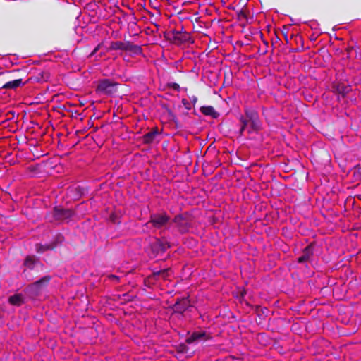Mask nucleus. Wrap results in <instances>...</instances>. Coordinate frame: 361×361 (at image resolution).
Masks as SVG:
<instances>
[{
    "label": "nucleus",
    "instance_id": "6ab92c4d",
    "mask_svg": "<svg viewBox=\"0 0 361 361\" xmlns=\"http://www.w3.org/2000/svg\"><path fill=\"white\" fill-rule=\"evenodd\" d=\"M170 271V269H164L159 271H154L152 272V277L154 279H158L161 278L163 279H166L169 276V272Z\"/></svg>",
    "mask_w": 361,
    "mask_h": 361
},
{
    "label": "nucleus",
    "instance_id": "dca6fc26",
    "mask_svg": "<svg viewBox=\"0 0 361 361\" xmlns=\"http://www.w3.org/2000/svg\"><path fill=\"white\" fill-rule=\"evenodd\" d=\"M200 111L204 115L209 116L213 118H217L220 115L212 106H202L200 107Z\"/></svg>",
    "mask_w": 361,
    "mask_h": 361
},
{
    "label": "nucleus",
    "instance_id": "72a5a7b5",
    "mask_svg": "<svg viewBox=\"0 0 361 361\" xmlns=\"http://www.w3.org/2000/svg\"><path fill=\"white\" fill-rule=\"evenodd\" d=\"M13 73H14V71H9V72H7L6 74L7 75H10V74H12Z\"/></svg>",
    "mask_w": 361,
    "mask_h": 361
},
{
    "label": "nucleus",
    "instance_id": "412c9836",
    "mask_svg": "<svg viewBox=\"0 0 361 361\" xmlns=\"http://www.w3.org/2000/svg\"><path fill=\"white\" fill-rule=\"evenodd\" d=\"M350 87L348 85H345L344 84H338L336 86V91L339 94H341L342 97H345L350 91Z\"/></svg>",
    "mask_w": 361,
    "mask_h": 361
},
{
    "label": "nucleus",
    "instance_id": "9d476101",
    "mask_svg": "<svg viewBox=\"0 0 361 361\" xmlns=\"http://www.w3.org/2000/svg\"><path fill=\"white\" fill-rule=\"evenodd\" d=\"M152 252L155 255L163 254L171 245L168 242H163L160 239L157 238L154 242L150 245Z\"/></svg>",
    "mask_w": 361,
    "mask_h": 361
},
{
    "label": "nucleus",
    "instance_id": "2f4dec72",
    "mask_svg": "<svg viewBox=\"0 0 361 361\" xmlns=\"http://www.w3.org/2000/svg\"><path fill=\"white\" fill-rule=\"evenodd\" d=\"M279 41H280V39H279V37L277 36V35L276 34V39H275V40H274H274H272V44H274V43H276V42H279Z\"/></svg>",
    "mask_w": 361,
    "mask_h": 361
},
{
    "label": "nucleus",
    "instance_id": "393cba45",
    "mask_svg": "<svg viewBox=\"0 0 361 361\" xmlns=\"http://www.w3.org/2000/svg\"><path fill=\"white\" fill-rule=\"evenodd\" d=\"M167 87L172 88L173 90L179 92L180 90V85L176 82H169L167 84Z\"/></svg>",
    "mask_w": 361,
    "mask_h": 361
},
{
    "label": "nucleus",
    "instance_id": "6e6552de",
    "mask_svg": "<svg viewBox=\"0 0 361 361\" xmlns=\"http://www.w3.org/2000/svg\"><path fill=\"white\" fill-rule=\"evenodd\" d=\"M190 307V301L188 298H177L175 304L169 308L173 310V314L183 315V312Z\"/></svg>",
    "mask_w": 361,
    "mask_h": 361
},
{
    "label": "nucleus",
    "instance_id": "0eeeda50",
    "mask_svg": "<svg viewBox=\"0 0 361 361\" xmlns=\"http://www.w3.org/2000/svg\"><path fill=\"white\" fill-rule=\"evenodd\" d=\"M173 222L180 233H186L190 228V224L186 216L178 214L174 216Z\"/></svg>",
    "mask_w": 361,
    "mask_h": 361
},
{
    "label": "nucleus",
    "instance_id": "7c9ffc66",
    "mask_svg": "<svg viewBox=\"0 0 361 361\" xmlns=\"http://www.w3.org/2000/svg\"><path fill=\"white\" fill-rule=\"evenodd\" d=\"M101 47V44H99L94 49L93 51L89 55V57H92V56H94L98 51L99 49H100Z\"/></svg>",
    "mask_w": 361,
    "mask_h": 361
},
{
    "label": "nucleus",
    "instance_id": "5701e85b",
    "mask_svg": "<svg viewBox=\"0 0 361 361\" xmlns=\"http://www.w3.org/2000/svg\"><path fill=\"white\" fill-rule=\"evenodd\" d=\"M268 312L267 308L258 307L257 308V312L259 317H267V312Z\"/></svg>",
    "mask_w": 361,
    "mask_h": 361
},
{
    "label": "nucleus",
    "instance_id": "473e14b6",
    "mask_svg": "<svg viewBox=\"0 0 361 361\" xmlns=\"http://www.w3.org/2000/svg\"><path fill=\"white\" fill-rule=\"evenodd\" d=\"M111 277L116 281H118V277L116 276L112 275Z\"/></svg>",
    "mask_w": 361,
    "mask_h": 361
},
{
    "label": "nucleus",
    "instance_id": "423d86ee",
    "mask_svg": "<svg viewBox=\"0 0 361 361\" xmlns=\"http://www.w3.org/2000/svg\"><path fill=\"white\" fill-rule=\"evenodd\" d=\"M51 279V276L46 275L39 279V280L31 283L28 286V288L30 291L34 295H38L43 290H44L47 287Z\"/></svg>",
    "mask_w": 361,
    "mask_h": 361
},
{
    "label": "nucleus",
    "instance_id": "4468645a",
    "mask_svg": "<svg viewBox=\"0 0 361 361\" xmlns=\"http://www.w3.org/2000/svg\"><path fill=\"white\" fill-rule=\"evenodd\" d=\"M159 134L157 128H153L142 137V141L144 144H152Z\"/></svg>",
    "mask_w": 361,
    "mask_h": 361
},
{
    "label": "nucleus",
    "instance_id": "cd10ccee",
    "mask_svg": "<svg viewBox=\"0 0 361 361\" xmlns=\"http://www.w3.org/2000/svg\"><path fill=\"white\" fill-rule=\"evenodd\" d=\"M4 307L0 305V326L4 324Z\"/></svg>",
    "mask_w": 361,
    "mask_h": 361
},
{
    "label": "nucleus",
    "instance_id": "a211bd4d",
    "mask_svg": "<svg viewBox=\"0 0 361 361\" xmlns=\"http://www.w3.org/2000/svg\"><path fill=\"white\" fill-rule=\"evenodd\" d=\"M126 41H116L111 42L109 47V50H121L126 51Z\"/></svg>",
    "mask_w": 361,
    "mask_h": 361
},
{
    "label": "nucleus",
    "instance_id": "ddd939ff",
    "mask_svg": "<svg viewBox=\"0 0 361 361\" xmlns=\"http://www.w3.org/2000/svg\"><path fill=\"white\" fill-rule=\"evenodd\" d=\"M209 338V336L204 331H195L186 338V343L191 344L195 341L207 340Z\"/></svg>",
    "mask_w": 361,
    "mask_h": 361
},
{
    "label": "nucleus",
    "instance_id": "f3484780",
    "mask_svg": "<svg viewBox=\"0 0 361 361\" xmlns=\"http://www.w3.org/2000/svg\"><path fill=\"white\" fill-rule=\"evenodd\" d=\"M21 85H23L22 79H16L6 82L3 85L1 88L6 90H15Z\"/></svg>",
    "mask_w": 361,
    "mask_h": 361
},
{
    "label": "nucleus",
    "instance_id": "a878e982",
    "mask_svg": "<svg viewBox=\"0 0 361 361\" xmlns=\"http://www.w3.org/2000/svg\"><path fill=\"white\" fill-rule=\"evenodd\" d=\"M354 175L361 179V166H356L354 169Z\"/></svg>",
    "mask_w": 361,
    "mask_h": 361
},
{
    "label": "nucleus",
    "instance_id": "20e7f679",
    "mask_svg": "<svg viewBox=\"0 0 361 361\" xmlns=\"http://www.w3.org/2000/svg\"><path fill=\"white\" fill-rule=\"evenodd\" d=\"M118 83L110 79H102L98 81L96 92L100 94L111 95L118 90Z\"/></svg>",
    "mask_w": 361,
    "mask_h": 361
},
{
    "label": "nucleus",
    "instance_id": "bb28decb",
    "mask_svg": "<svg viewBox=\"0 0 361 361\" xmlns=\"http://www.w3.org/2000/svg\"><path fill=\"white\" fill-rule=\"evenodd\" d=\"M281 32L284 37V39H285L286 42L288 43V27L286 26H283Z\"/></svg>",
    "mask_w": 361,
    "mask_h": 361
},
{
    "label": "nucleus",
    "instance_id": "f8f14e48",
    "mask_svg": "<svg viewBox=\"0 0 361 361\" xmlns=\"http://www.w3.org/2000/svg\"><path fill=\"white\" fill-rule=\"evenodd\" d=\"M58 245V241L54 240L49 243L41 244L37 243L35 245V250L37 253L42 254L48 250H54Z\"/></svg>",
    "mask_w": 361,
    "mask_h": 361
},
{
    "label": "nucleus",
    "instance_id": "f03ea898",
    "mask_svg": "<svg viewBox=\"0 0 361 361\" xmlns=\"http://www.w3.org/2000/svg\"><path fill=\"white\" fill-rule=\"evenodd\" d=\"M164 37L173 44L180 47H188L194 43V39L190 33L183 30H173L168 33H164Z\"/></svg>",
    "mask_w": 361,
    "mask_h": 361
},
{
    "label": "nucleus",
    "instance_id": "4be33fe9",
    "mask_svg": "<svg viewBox=\"0 0 361 361\" xmlns=\"http://www.w3.org/2000/svg\"><path fill=\"white\" fill-rule=\"evenodd\" d=\"M314 244L310 243L303 249L302 254L305 255L307 258L310 259V257L314 255Z\"/></svg>",
    "mask_w": 361,
    "mask_h": 361
},
{
    "label": "nucleus",
    "instance_id": "39448f33",
    "mask_svg": "<svg viewBox=\"0 0 361 361\" xmlns=\"http://www.w3.org/2000/svg\"><path fill=\"white\" fill-rule=\"evenodd\" d=\"M170 216L165 212L152 214L147 224H151L154 228L160 229L166 226L170 221Z\"/></svg>",
    "mask_w": 361,
    "mask_h": 361
},
{
    "label": "nucleus",
    "instance_id": "aec40b11",
    "mask_svg": "<svg viewBox=\"0 0 361 361\" xmlns=\"http://www.w3.org/2000/svg\"><path fill=\"white\" fill-rule=\"evenodd\" d=\"M10 304L16 306H20L23 303V298L20 294H15L8 298Z\"/></svg>",
    "mask_w": 361,
    "mask_h": 361
},
{
    "label": "nucleus",
    "instance_id": "7ed1b4c3",
    "mask_svg": "<svg viewBox=\"0 0 361 361\" xmlns=\"http://www.w3.org/2000/svg\"><path fill=\"white\" fill-rule=\"evenodd\" d=\"M23 266L25 267L23 274L27 281H32L34 279L30 274V270L37 268L42 269L44 268V264L41 262L39 258L35 255H27L24 259Z\"/></svg>",
    "mask_w": 361,
    "mask_h": 361
},
{
    "label": "nucleus",
    "instance_id": "9b49d317",
    "mask_svg": "<svg viewBox=\"0 0 361 361\" xmlns=\"http://www.w3.org/2000/svg\"><path fill=\"white\" fill-rule=\"evenodd\" d=\"M50 77V73L47 70L39 71L35 75L30 77L28 80L42 83L47 82Z\"/></svg>",
    "mask_w": 361,
    "mask_h": 361
},
{
    "label": "nucleus",
    "instance_id": "f257e3e1",
    "mask_svg": "<svg viewBox=\"0 0 361 361\" xmlns=\"http://www.w3.org/2000/svg\"><path fill=\"white\" fill-rule=\"evenodd\" d=\"M239 135L243 136L245 132L250 135L261 129V122L257 111L245 109V114L239 117Z\"/></svg>",
    "mask_w": 361,
    "mask_h": 361
},
{
    "label": "nucleus",
    "instance_id": "c756f323",
    "mask_svg": "<svg viewBox=\"0 0 361 361\" xmlns=\"http://www.w3.org/2000/svg\"><path fill=\"white\" fill-rule=\"evenodd\" d=\"M308 260H310V259L307 258L303 254H302V255L298 258V263H303V262H307Z\"/></svg>",
    "mask_w": 361,
    "mask_h": 361
},
{
    "label": "nucleus",
    "instance_id": "2eb2a0df",
    "mask_svg": "<svg viewBox=\"0 0 361 361\" xmlns=\"http://www.w3.org/2000/svg\"><path fill=\"white\" fill-rule=\"evenodd\" d=\"M125 51H128L132 55H140L142 54V49L140 45L133 44L131 42L126 41Z\"/></svg>",
    "mask_w": 361,
    "mask_h": 361
},
{
    "label": "nucleus",
    "instance_id": "1a4fd4ad",
    "mask_svg": "<svg viewBox=\"0 0 361 361\" xmlns=\"http://www.w3.org/2000/svg\"><path fill=\"white\" fill-rule=\"evenodd\" d=\"M74 215V212L71 209H65L61 207H55L52 216L56 221H64L71 219Z\"/></svg>",
    "mask_w": 361,
    "mask_h": 361
},
{
    "label": "nucleus",
    "instance_id": "b1692460",
    "mask_svg": "<svg viewBox=\"0 0 361 361\" xmlns=\"http://www.w3.org/2000/svg\"><path fill=\"white\" fill-rule=\"evenodd\" d=\"M237 14H238V19L239 20H242L243 18L245 19V20L247 19V14L243 9L240 10Z\"/></svg>",
    "mask_w": 361,
    "mask_h": 361
},
{
    "label": "nucleus",
    "instance_id": "f704fd0d",
    "mask_svg": "<svg viewBox=\"0 0 361 361\" xmlns=\"http://www.w3.org/2000/svg\"><path fill=\"white\" fill-rule=\"evenodd\" d=\"M264 43L267 46L268 45V42L267 41H264Z\"/></svg>",
    "mask_w": 361,
    "mask_h": 361
},
{
    "label": "nucleus",
    "instance_id": "c85d7f7f",
    "mask_svg": "<svg viewBox=\"0 0 361 361\" xmlns=\"http://www.w3.org/2000/svg\"><path fill=\"white\" fill-rule=\"evenodd\" d=\"M308 260H310V259L307 258L303 254H302V255L298 258V263H303V262H307Z\"/></svg>",
    "mask_w": 361,
    "mask_h": 361
}]
</instances>
